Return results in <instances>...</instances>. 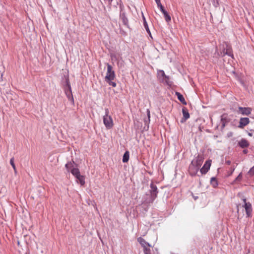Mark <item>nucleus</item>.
I'll use <instances>...</instances> for the list:
<instances>
[{"mask_svg":"<svg viewBox=\"0 0 254 254\" xmlns=\"http://www.w3.org/2000/svg\"><path fill=\"white\" fill-rule=\"evenodd\" d=\"M116 75L114 70H113L112 66L107 64V71L106 76L105 77V81L111 86L113 87H116L117 86L116 83L114 82L113 80L115 78Z\"/></svg>","mask_w":254,"mask_h":254,"instance_id":"nucleus-1","label":"nucleus"},{"mask_svg":"<svg viewBox=\"0 0 254 254\" xmlns=\"http://www.w3.org/2000/svg\"><path fill=\"white\" fill-rule=\"evenodd\" d=\"M103 123L107 129H111L114 126V122L112 117L109 115L108 109H105V115L103 116Z\"/></svg>","mask_w":254,"mask_h":254,"instance_id":"nucleus-2","label":"nucleus"},{"mask_svg":"<svg viewBox=\"0 0 254 254\" xmlns=\"http://www.w3.org/2000/svg\"><path fill=\"white\" fill-rule=\"evenodd\" d=\"M65 167L68 171H69V170L70 171L71 174L75 177H77V176L80 175L79 169L77 168H73V166L71 163H67L65 165Z\"/></svg>","mask_w":254,"mask_h":254,"instance_id":"nucleus-3","label":"nucleus"},{"mask_svg":"<svg viewBox=\"0 0 254 254\" xmlns=\"http://www.w3.org/2000/svg\"><path fill=\"white\" fill-rule=\"evenodd\" d=\"M211 165V160H207L203 167L200 169V171L202 175L205 174L207 173V172L210 169V167Z\"/></svg>","mask_w":254,"mask_h":254,"instance_id":"nucleus-4","label":"nucleus"},{"mask_svg":"<svg viewBox=\"0 0 254 254\" xmlns=\"http://www.w3.org/2000/svg\"><path fill=\"white\" fill-rule=\"evenodd\" d=\"M150 195L151 199L154 200L157 196L158 191L157 187L154 185L153 183L150 185Z\"/></svg>","mask_w":254,"mask_h":254,"instance_id":"nucleus-5","label":"nucleus"},{"mask_svg":"<svg viewBox=\"0 0 254 254\" xmlns=\"http://www.w3.org/2000/svg\"><path fill=\"white\" fill-rule=\"evenodd\" d=\"M243 201L244 202V207L245 209L247 215L248 217H250L252 211V205L250 202H246V198L243 199Z\"/></svg>","mask_w":254,"mask_h":254,"instance_id":"nucleus-6","label":"nucleus"},{"mask_svg":"<svg viewBox=\"0 0 254 254\" xmlns=\"http://www.w3.org/2000/svg\"><path fill=\"white\" fill-rule=\"evenodd\" d=\"M199 169V168L194 165L191 162L189 168V172L190 174L192 176H195L198 172Z\"/></svg>","mask_w":254,"mask_h":254,"instance_id":"nucleus-7","label":"nucleus"},{"mask_svg":"<svg viewBox=\"0 0 254 254\" xmlns=\"http://www.w3.org/2000/svg\"><path fill=\"white\" fill-rule=\"evenodd\" d=\"M203 162V157L200 155H198L195 159H193L191 163L198 168H200Z\"/></svg>","mask_w":254,"mask_h":254,"instance_id":"nucleus-8","label":"nucleus"},{"mask_svg":"<svg viewBox=\"0 0 254 254\" xmlns=\"http://www.w3.org/2000/svg\"><path fill=\"white\" fill-rule=\"evenodd\" d=\"M239 113L243 115L248 116L252 112V109L249 107H239Z\"/></svg>","mask_w":254,"mask_h":254,"instance_id":"nucleus-9","label":"nucleus"},{"mask_svg":"<svg viewBox=\"0 0 254 254\" xmlns=\"http://www.w3.org/2000/svg\"><path fill=\"white\" fill-rule=\"evenodd\" d=\"M250 123V120L248 118H241L240 120L239 125L238 127L241 128H243L245 126Z\"/></svg>","mask_w":254,"mask_h":254,"instance_id":"nucleus-10","label":"nucleus"},{"mask_svg":"<svg viewBox=\"0 0 254 254\" xmlns=\"http://www.w3.org/2000/svg\"><path fill=\"white\" fill-rule=\"evenodd\" d=\"M230 119L228 118L227 114H223L221 116V123L222 124V128H224L226 126V124L229 123Z\"/></svg>","mask_w":254,"mask_h":254,"instance_id":"nucleus-11","label":"nucleus"},{"mask_svg":"<svg viewBox=\"0 0 254 254\" xmlns=\"http://www.w3.org/2000/svg\"><path fill=\"white\" fill-rule=\"evenodd\" d=\"M68 89L65 91V93L68 100L73 102V97L72 94L71 88L69 83H67Z\"/></svg>","mask_w":254,"mask_h":254,"instance_id":"nucleus-12","label":"nucleus"},{"mask_svg":"<svg viewBox=\"0 0 254 254\" xmlns=\"http://www.w3.org/2000/svg\"><path fill=\"white\" fill-rule=\"evenodd\" d=\"M239 145L242 148H245L248 147L249 146L250 144L247 140L245 139H242L239 142Z\"/></svg>","mask_w":254,"mask_h":254,"instance_id":"nucleus-13","label":"nucleus"},{"mask_svg":"<svg viewBox=\"0 0 254 254\" xmlns=\"http://www.w3.org/2000/svg\"><path fill=\"white\" fill-rule=\"evenodd\" d=\"M182 112L183 115V119L184 120V121H185L190 118V114L189 113L188 109L185 107H184L183 108Z\"/></svg>","mask_w":254,"mask_h":254,"instance_id":"nucleus-14","label":"nucleus"},{"mask_svg":"<svg viewBox=\"0 0 254 254\" xmlns=\"http://www.w3.org/2000/svg\"><path fill=\"white\" fill-rule=\"evenodd\" d=\"M176 95L177 96L178 100L184 105L187 104V102L183 96L179 92H176Z\"/></svg>","mask_w":254,"mask_h":254,"instance_id":"nucleus-15","label":"nucleus"},{"mask_svg":"<svg viewBox=\"0 0 254 254\" xmlns=\"http://www.w3.org/2000/svg\"><path fill=\"white\" fill-rule=\"evenodd\" d=\"M138 241L141 245V246L144 248V246L150 247V245L147 243L144 239L140 237L138 239Z\"/></svg>","mask_w":254,"mask_h":254,"instance_id":"nucleus-16","label":"nucleus"},{"mask_svg":"<svg viewBox=\"0 0 254 254\" xmlns=\"http://www.w3.org/2000/svg\"><path fill=\"white\" fill-rule=\"evenodd\" d=\"M129 158V153L128 151L125 152L123 157V162L124 163L127 162Z\"/></svg>","mask_w":254,"mask_h":254,"instance_id":"nucleus-17","label":"nucleus"},{"mask_svg":"<svg viewBox=\"0 0 254 254\" xmlns=\"http://www.w3.org/2000/svg\"><path fill=\"white\" fill-rule=\"evenodd\" d=\"M75 178L78 180L81 186H83L85 184V178L83 176L80 175L79 176H77V177Z\"/></svg>","mask_w":254,"mask_h":254,"instance_id":"nucleus-18","label":"nucleus"},{"mask_svg":"<svg viewBox=\"0 0 254 254\" xmlns=\"http://www.w3.org/2000/svg\"><path fill=\"white\" fill-rule=\"evenodd\" d=\"M158 74L160 75H161L162 77H163L164 79L165 80V81L167 82V80L169 79V77L167 76H166L165 74V72L163 70H160L158 71Z\"/></svg>","mask_w":254,"mask_h":254,"instance_id":"nucleus-19","label":"nucleus"},{"mask_svg":"<svg viewBox=\"0 0 254 254\" xmlns=\"http://www.w3.org/2000/svg\"><path fill=\"white\" fill-rule=\"evenodd\" d=\"M210 183L211 185L214 188L216 187L218 185L217 181L215 178H212L211 179Z\"/></svg>","mask_w":254,"mask_h":254,"instance_id":"nucleus-20","label":"nucleus"},{"mask_svg":"<svg viewBox=\"0 0 254 254\" xmlns=\"http://www.w3.org/2000/svg\"><path fill=\"white\" fill-rule=\"evenodd\" d=\"M226 54L229 56H231L232 55L231 50L230 48L227 49L225 52L224 51L223 53H221V56H223Z\"/></svg>","mask_w":254,"mask_h":254,"instance_id":"nucleus-21","label":"nucleus"},{"mask_svg":"<svg viewBox=\"0 0 254 254\" xmlns=\"http://www.w3.org/2000/svg\"><path fill=\"white\" fill-rule=\"evenodd\" d=\"M163 13L164 15L166 21L167 22H169L171 20V17L168 14L167 12L166 11L165 12H163Z\"/></svg>","mask_w":254,"mask_h":254,"instance_id":"nucleus-22","label":"nucleus"},{"mask_svg":"<svg viewBox=\"0 0 254 254\" xmlns=\"http://www.w3.org/2000/svg\"><path fill=\"white\" fill-rule=\"evenodd\" d=\"M14 159L13 157L11 158L10 160V164H11V165L12 166L13 170H14L15 173H16V169L15 165L14 164Z\"/></svg>","mask_w":254,"mask_h":254,"instance_id":"nucleus-23","label":"nucleus"},{"mask_svg":"<svg viewBox=\"0 0 254 254\" xmlns=\"http://www.w3.org/2000/svg\"><path fill=\"white\" fill-rule=\"evenodd\" d=\"M143 26H144L145 29H146L147 32L150 35V36H151V32L149 29L148 25L146 21H144L143 22Z\"/></svg>","mask_w":254,"mask_h":254,"instance_id":"nucleus-24","label":"nucleus"},{"mask_svg":"<svg viewBox=\"0 0 254 254\" xmlns=\"http://www.w3.org/2000/svg\"><path fill=\"white\" fill-rule=\"evenodd\" d=\"M149 247H150L144 246V248H143L144 254H151V251Z\"/></svg>","mask_w":254,"mask_h":254,"instance_id":"nucleus-25","label":"nucleus"},{"mask_svg":"<svg viewBox=\"0 0 254 254\" xmlns=\"http://www.w3.org/2000/svg\"><path fill=\"white\" fill-rule=\"evenodd\" d=\"M157 6L160 8V10L162 11V13L166 11V10L164 8V7L163 6L161 3H160L159 4H157Z\"/></svg>","mask_w":254,"mask_h":254,"instance_id":"nucleus-26","label":"nucleus"},{"mask_svg":"<svg viewBox=\"0 0 254 254\" xmlns=\"http://www.w3.org/2000/svg\"><path fill=\"white\" fill-rule=\"evenodd\" d=\"M249 173L251 175H253L254 174V166L249 171Z\"/></svg>","mask_w":254,"mask_h":254,"instance_id":"nucleus-27","label":"nucleus"},{"mask_svg":"<svg viewBox=\"0 0 254 254\" xmlns=\"http://www.w3.org/2000/svg\"><path fill=\"white\" fill-rule=\"evenodd\" d=\"M228 137H231L233 136V133L232 132H230L227 134Z\"/></svg>","mask_w":254,"mask_h":254,"instance_id":"nucleus-28","label":"nucleus"},{"mask_svg":"<svg viewBox=\"0 0 254 254\" xmlns=\"http://www.w3.org/2000/svg\"><path fill=\"white\" fill-rule=\"evenodd\" d=\"M147 116H148V118L149 119L150 118V111H149V110H147Z\"/></svg>","mask_w":254,"mask_h":254,"instance_id":"nucleus-29","label":"nucleus"},{"mask_svg":"<svg viewBox=\"0 0 254 254\" xmlns=\"http://www.w3.org/2000/svg\"><path fill=\"white\" fill-rule=\"evenodd\" d=\"M157 4H159L160 3H161V1H160V0H155Z\"/></svg>","mask_w":254,"mask_h":254,"instance_id":"nucleus-30","label":"nucleus"},{"mask_svg":"<svg viewBox=\"0 0 254 254\" xmlns=\"http://www.w3.org/2000/svg\"><path fill=\"white\" fill-rule=\"evenodd\" d=\"M248 135L250 136H253V133H251V132H248Z\"/></svg>","mask_w":254,"mask_h":254,"instance_id":"nucleus-31","label":"nucleus"},{"mask_svg":"<svg viewBox=\"0 0 254 254\" xmlns=\"http://www.w3.org/2000/svg\"><path fill=\"white\" fill-rule=\"evenodd\" d=\"M142 17H143V22H144V21H146V19H145V17H144L143 15Z\"/></svg>","mask_w":254,"mask_h":254,"instance_id":"nucleus-32","label":"nucleus"},{"mask_svg":"<svg viewBox=\"0 0 254 254\" xmlns=\"http://www.w3.org/2000/svg\"><path fill=\"white\" fill-rule=\"evenodd\" d=\"M227 163H228V164H230V161H228V162H227Z\"/></svg>","mask_w":254,"mask_h":254,"instance_id":"nucleus-33","label":"nucleus"},{"mask_svg":"<svg viewBox=\"0 0 254 254\" xmlns=\"http://www.w3.org/2000/svg\"><path fill=\"white\" fill-rule=\"evenodd\" d=\"M244 153H247V151H246V150H244Z\"/></svg>","mask_w":254,"mask_h":254,"instance_id":"nucleus-34","label":"nucleus"}]
</instances>
